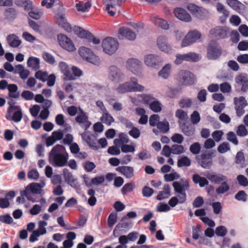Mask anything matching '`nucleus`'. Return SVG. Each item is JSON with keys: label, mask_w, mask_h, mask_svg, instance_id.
Instances as JSON below:
<instances>
[{"label": "nucleus", "mask_w": 248, "mask_h": 248, "mask_svg": "<svg viewBox=\"0 0 248 248\" xmlns=\"http://www.w3.org/2000/svg\"><path fill=\"white\" fill-rule=\"evenodd\" d=\"M175 192L179 193L178 198L180 199V203H184L186 199V190L189 187L188 181L185 179H181L180 181L174 182L172 184Z\"/></svg>", "instance_id": "3"}, {"label": "nucleus", "mask_w": 248, "mask_h": 248, "mask_svg": "<svg viewBox=\"0 0 248 248\" xmlns=\"http://www.w3.org/2000/svg\"><path fill=\"white\" fill-rule=\"evenodd\" d=\"M35 77L38 79L45 82L46 81L48 78V73L47 72H43L41 70H39L36 72Z\"/></svg>", "instance_id": "53"}, {"label": "nucleus", "mask_w": 248, "mask_h": 248, "mask_svg": "<svg viewBox=\"0 0 248 248\" xmlns=\"http://www.w3.org/2000/svg\"><path fill=\"white\" fill-rule=\"evenodd\" d=\"M164 177L166 182H171L178 179L180 175L176 172L173 171L170 173L165 174Z\"/></svg>", "instance_id": "50"}, {"label": "nucleus", "mask_w": 248, "mask_h": 248, "mask_svg": "<svg viewBox=\"0 0 248 248\" xmlns=\"http://www.w3.org/2000/svg\"><path fill=\"white\" fill-rule=\"evenodd\" d=\"M191 165L190 159L186 156H183L178 160L177 166L178 167H189Z\"/></svg>", "instance_id": "47"}, {"label": "nucleus", "mask_w": 248, "mask_h": 248, "mask_svg": "<svg viewBox=\"0 0 248 248\" xmlns=\"http://www.w3.org/2000/svg\"><path fill=\"white\" fill-rule=\"evenodd\" d=\"M236 134L240 137H245L248 135V132L245 126L243 124H241L238 127Z\"/></svg>", "instance_id": "61"}, {"label": "nucleus", "mask_w": 248, "mask_h": 248, "mask_svg": "<svg viewBox=\"0 0 248 248\" xmlns=\"http://www.w3.org/2000/svg\"><path fill=\"white\" fill-rule=\"evenodd\" d=\"M173 14L175 16L180 20L186 22H189L191 21V17L187 11L180 7L174 8Z\"/></svg>", "instance_id": "18"}, {"label": "nucleus", "mask_w": 248, "mask_h": 248, "mask_svg": "<svg viewBox=\"0 0 248 248\" xmlns=\"http://www.w3.org/2000/svg\"><path fill=\"white\" fill-rule=\"evenodd\" d=\"M140 98L144 103L150 105L155 99L150 94H142L140 95Z\"/></svg>", "instance_id": "62"}, {"label": "nucleus", "mask_w": 248, "mask_h": 248, "mask_svg": "<svg viewBox=\"0 0 248 248\" xmlns=\"http://www.w3.org/2000/svg\"><path fill=\"white\" fill-rule=\"evenodd\" d=\"M171 65L170 63L165 65L158 72V76L163 79H167L171 73Z\"/></svg>", "instance_id": "34"}, {"label": "nucleus", "mask_w": 248, "mask_h": 248, "mask_svg": "<svg viewBox=\"0 0 248 248\" xmlns=\"http://www.w3.org/2000/svg\"><path fill=\"white\" fill-rule=\"evenodd\" d=\"M202 34L197 30H193L188 32L182 41L181 46L186 47L195 43L200 40Z\"/></svg>", "instance_id": "7"}, {"label": "nucleus", "mask_w": 248, "mask_h": 248, "mask_svg": "<svg viewBox=\"0 0 248 248\" xmlns=\"http://www.w3.org/2000/svg\"><path fill=\"white\" fill-rule=\"evenodd\" d=\"M157 127L158 129L160 130L162 132L166 133L169 130V122L166 120L159 122L157 124Z\"/></svg>", "instance_id": "49"}, {"label": "nucleus", "mask_w": 248, "mask_h": 248, "mask_svg": "<svg viewBox=\"0 0 248 248\" xmlns=\"http://www.w3.org/2000/svg\"><path fill=\"white\" fill-rule=\"evenodd\" d=\"M117 215L116 213H111L108 218V225L109 227H112L116 223Z\"/></svg>", "instance_id": "55"}, {"label": "nucleus", "mask_w": 248, "mask_h": 248, "mask_svg": "<svg viewBox=\"0 0 248 248\" xmlns=\"http://www.w3.org/2000/svg\"><path fill=\"white\" fill-rule=\"evenodd\" d=\"M233 104L236 115L238 117L243 115L245 113L244 108L248 105L245 97L242 96L234 97Z\"/></svg>", "instance_id": "9"}, {"label": "nucleus", "mask_w": 248, "mask_h": 248, "mask_svg": "<svg viewBox=\"0 0 248 248\" xmlns=\"http://www.w3.org/2000/svg\"><path fill=\"white\" fill-rule=\"evenodd\" d=\"M126 67L128 70L136 75H139L141 73V63L137 59H128L126 62Z\"/></svg>", "instance_id": "12"}, {"label": "nucleus", "mask_w": 248, "mask_h": 248, "mask_svg": "<svg viewBox=\"0 0 248 248\" xmlns=\"http://www.w3.org/2000/svg\"><path fill=\"white\" fill-rule=\"evenodd\" d=\"M152 21L156 26L163 30H168L169 29V25L167 21L161 18L154 16L152 18Z\"/></svg>", "instance_id": "33"}, {"label": "nucleus", "mask_w": 248, "mask_h": 248, "mask_svg": "<svg viewBox=\"0 0 248 248\" xmlns=\"http://www.w3.org/2000/svg\"><path fill=\"white\" fill-rule=\"evenodd\" d=\"M28 14L30 17L35 20H38L42 16L43 11L41 8L33 7L29 12Z\"/></svg>", "instance_id": "40"}, {"label": "nucleus", "mask_w": 248, "mask_h": 248, "mask_svg": "<svg viewBox=\"0 0 248 248\" xmlns=\"http://www.w3.org/2000/svg\"><path fill=\"white\" fill-rule=\"evenodd\" d=\"M68 159V154L65 148L60 144L54 146L49 154V162L54 167H61L65 166Z\"/></svg>", "instance_id": "1"}, {"label": "nucleus", "mask_w": 248, "mask_h": 248, "mask_svg": "<svg viewBox=\"0 0 248 248\" xmlns=\"http://www.w3.org/2000/svg\"><path fill=\"white\" fill-rule=\"evenodd\" d=\"M42 56L44 60L50 64H53L55 62L54 57L48 52H44Z\"/></svg>", "instance_id": "63"}, {"label": "nucleus", "mask_w": 248, "mask_h": 248, "mask_svg": "<svg viewBox=\"0 0 248 248\" xmlns=\"http://www.w3.org/2000/svg\"><path fill=\"white\" fill-rule=\"evenodd\" d=\"M192 180L195 184H199L201 187H203L209 184L207 178L201 177L198 174H194L193 175Z\"/></svg>", "instance_id": "38"}, {"label": "nucleus", "mask_w": 248, "mask_h": 248, "mask_svg": "<svg viewBox=\"0 0 248 248\" xmlns=\"http://www.w3.org/2000/svg\"><path fill=\"white\" fill-rule=\"evenodd\" d=\"M220 91L223 93H229L232 90V86L230 83L225 82L220 84Z\"/></svg>", "instance_id": "59"}, {"label": "nucleus", "mask_w": 248, "mask_h": 248, "mask_svg": "<svg viewBox=\"0 0 248 248\" xmlns=\"http://www.w3.org/2000/svg\"><path fill=\"white\" fill-rule=\"evenodd\" d=\"M103 51L108 55H112L117 50L119 43L117 40L112 37H108L104 39L102 42Z\"/></svg>", "instance_id": "5"}, {"label": "nucleus", "mask_w": 248, "mask_h": 248, "mask_svg": "<svg viewBox=\"0 0 248 248\" xmlns=\"http://www.w3.org/2000/svg\"><path fill=\"white\" fill-rule=\"evenodd\" d=\"M9 105L5 116L6 119L9 121H13L16 123L19 122L22 118L21 108L18 106L12 105L10 103H9Z\"/></svg>", "instance_id": "4"}, {"label": "nucleus", "mask_w": 248, "mask_h": 248, "mask_svg": "<svg viewBox=\"0 0 248 248\" xmlns=\"http://www.w3.org/2000/svg\"><path fill=\"white\" fill-rule=\"evenodd\" d=\"M217 10L218 12L223 15L225 20L229 16V11L225 8L224 6L222 4L220 3H217Z\"/></svg>", "instance_id": "52"}, {"label": "nucleus", "mask_w": 248, "mask_h": 248, "mask_svg": "<svg viewBox=\"0 0 248 248\" xmlns=\"http://www.w3.org/2000/svg\"><path fill=\"white\" fill-rule=\"evenodd\" d=\"M16 74L19 75L21 79L25 80L28 78L30 72L29 70L25 68L22 64H17L15 66V74Z\"/></svg>", "instance_id": "31"}, {"label": "nucleus", "mask_w": 248, "mask_h": 248, "mask_svg": "<svg viewBox=\"0 0 248 248\" xmlns=\"http://www.w3.org/2000/svg\"><path fill=\"white\" fill-rule=\"evenodd\" d=\"M158 56L155 54H147L144 56V64L148 67L155 68L159 63Z\"/></svg>", "instance_id": "22"}, {"label": "nucleus", "mask_w": 248, "mask_h": 248, "mask_svg": "<svg viewBox=\"0 0 248 248\" xmlns=\"http://www.w3.org/2000/svg\"><path fill=\"white\" fill-rule=\"evenodd\" d=\"M180 128L182 131L186 136H192L194 133V128L191 124L183 123L180 125Z\"/></svg>", "instance_id": "43"}, {"label": "nucleus", "mask_w": 248, "mask_h": 248, "mask_svg": "<svg viewBox=\"0 0 248 248\" xmlns=\"http://www.w3.org/2000/svg\"><path fill=\"white\" fill-rule=\"evenodd\" d=\"M234 81L242 92H246L248 90V76L246 74H239L235 77Z\"/></svg>", "instance_id": "14"}, {"label": "nucleus", "mask_w": 248, "mask_h": 248, "mask_svg": "<svg viewBox=\"0 0 248 248\" xmlns=\"http://www.w3.org/2000/svg\"><path fill=\"white\" fill-rule=\"evenodd\" d=\"M17 86L16 85L12 84L8 86L9 95L13 98H17L19 96V93L17 92Z\"/></svg>", "instance_id": "44"}, {"label": "nucleus", "mask_w": 248, "mask_h": 248, "mask_svg": "<svg viewBox=\"0 0 248 248\" xmlns=\"http://www.w3.org/2000/svg\"><path fill=\"white\" fill-rule=\"evenodd\" d=\"M203 175L211 183L215 184H219L223 181L227 180V177L225 175L213 171H206Z\"/></svg>", "instance_id": "13"}, {"label": "nucleus", "mask_w": 248, "mask_h": 248, "mask_svg": "<svg viewBox=\"0 0 248 248\" xmlns=\"http://www.w3.org/2000/svg\"><path fill=\"white\" fill-rule=\"evenodd\" d=\"M230 150V144L227 142H224L220 144L217 148V151L221 154H224Z\"/></svg>", "instance_id": "58"}, {"label": "nucleus", "mask_w": 248, "mask_h": 248, "mask_svg": "<svg viewBox=\"0 0 248 248\" xmlns=\"http://www.w3.org/2000/svg\"><path fill=\"white\" fill-rule=\"evenodd\" d=\"M27 65L34 70L38 69L40 67L39 59L36 57H30L27 61Z\"/></svg>", "instance_id": "41"}, {"label": "nucleus", "mask_w": 248, "mask_h": 248, "mask_svg": "<svg viewBox=\"0 0 248 248\" xmlns=\"http://www.w3.org/2000/svg\"><path fill=\"white\" fill-rule=\"evenodd\" d=\"M116 170L128 179H130L134 176V168L131 166H124L118 167L116 169Z\"/></svg>", "instance_id": "27"}, {"label": "nucleus", "mask_w": 248, "mask_h": 248, "mask_svg": "<svg viewBox=\"0 0 248 248\" xmlns=\"http://www.w3.org/2000/svg\"><path fill=\"white\" fill-rule=\"evenodd\" d=\"M157 45L158 48L166 53L172 52V49L168 43L167 38L163 36L159 37L157 40Z\"/></svg>", "instance_id": "24"}, {"label": "nucleus", "mask_w": 248, "mask_h": 248, "mask_svg": "<svg viewBox=\"0 0 248 248\" xmlns=\"http://www.w3.org/2000/svg\"><path fill=\"white\" fill-rule=\"evenodd\" d=\"M59 66L61 72L65 76L67 80L75 79L74 76L71 72L70 68L65 62H61L59 63Z\"/></svg>", "instance_id": "30"}, {"label": "nucleus", "mask_w": 248, "mask_h": 248, "mask_svg": "<svg viewBox=\"0 0 248 248\" xmlns=\"http://www.w3.org/2000/svg\"><path fill=\"white\" fill-rule=\"evenodd\" d=\"M35 101L39 103H42V107L43 108H48L51 106L52 102L50 100L45 99L43 96L41 94H38L34 96Z\"/></svg>", "instance_id": "32"}, {"label": "nucleus", "mask_w": 248, "mask_h": 248, "mask_svg": "<svg viewBox=\"0 0 248 248\" xmlns=\"http://www.w3.org/2000/svg\"><path fill=\"white\" fill-rule=\"evenodd\" d=\"M186 61L197 62L201 59V56L195 52H188L186 53Z\"/></svg>", "instance_id": "48"}, {"label": "nucleus", "mask_w": 248, "mask_h": 248, "mask_svg": "<svg viewBox=\"0 0 248 248\" xmlns=\"http://www.w3.org/2000/svg\"><path fill=\"white\" fill-rule=\"evenodd\" d=\"M172 153L174 155H179L184 153V147L182 145L175 144L172 146Z\"/></svg>", "instance_id": "57"}, {"label": "nucleus", "mask_w": 248, "mask_h": 248, "mask_svg": "<svg viewBox=\"0 0 248 248\" xmlns=\"http://www.w3.org/2000/svg\"><path fill=\"white\" fill-rule=\"evenodd\" d=\"M192 238L194 240L199 239V243H203L204 238L199 226L192 228Z\"/></svg>", "instance_id": "36"}, {"label": "nucleus", "mask_w": 248, "mask_h": 248, "mask_svg": "<svg viewBox=\"0 0 248 248\" xmlns=\"http://www.w3.org/2000/svg\"><path fill=\"white\" fill-rule=\"evenodd\" d=\"M170 195V187L169 184H165L164 186L163 190L160 191L157 196V199L161 201L169 198Z\"/></svg>", "instance_id": "35"}, {"label": "nucleus", "mask_w": 248, "mask_h": 248, "mask_svg": "<svg viewBox=\"0 0 248 248\" xmlns=\"http://www.w3.org/2000/svg\"><path fill=\"white\" fill-rule=\"evenodd\" d=\"M75 33L80 38H90L92 37V34L90 32L86 31L79 27H75L74 29Z\"/></svg>", "instance_id": "42"}, {"label": "nucleus", "mask_w": 248, "mask_h": 248, "mask_svg": "<svg viewBox=\"0 0 248 248\" xmlns=\"http://www.w3.org/2000/svg\"><path fill=\"white\" fill-rule=\"evenodd\" d=\"M63 173L65 181L70 186L74 188H76L78 186L77 179L74 178L73 175L69 172L67 169H63Z\"/></svg>", "instance_id": "28"}, {"label": "nucleus", "mask_w": 248, "mask_h": 248, "mask_svg": "<svg viewBox=\"0 0 248 248\" xmlns=\"http://www.w3.org/2000/svg\"><path fill=\"white\" fill-rule=\"evenodd\" d=\"M176 79L186 85H192L195 82L194 75L190 72L186 70L180 71L176 76Z\"/></svg>", "instance_id": "8"}, {"label": "nucleus", "mask_w": 248, "mask_h": 248, "mask_svg": "<svg viewBox=\"0 0 248 248\" xmlns=\"http://www.w3.org/2000/svg\"><path fill=\"white\" fill-rule=\"evenodd\" d=\"M210 34L217 39H223L227 37L230 29L226 26H217L211 30Z\"/></svg>", "instance_id": "15"}, {"label": "nucleus", "mask_w": 248, "mask_h": 248, "mask_svg": "<svg viewBox=\"0 0 248 248\" xmlns=\"http://www.w3.org/2000/svg\"><path fill=\"white\" fill-rule=\"evenodd\" d=\"M220 185L216 188V192L218 194H223L230 189V186L227 180H224L220 183Z\"/></svg>", "instance_id": "37"}, {"label": "nucleus", "mask_w": 248, "mask_h": 248, "mask_svg": "<svg viewBox=\"0 0 248 248\" xmlns=\"http://www.w3.org/2000/svg\"><path fill=\"white\" fill-rule=\"evenodd\" d=\"M45 185L46 184L43 181L39 183H31L27 186L24 190L20 192V195L22 196H25L28 200L32 202H37L38 201L35 195L40 194Z\"/></svg>", "instance_id": "2"}, {"label": "nucleus", "mask_w": 248, "mask_h": 248, "mask_svg": "<svg viewBox=\"0 0 248 248\" xmlns=\"http://www.w3.org/2000/svg\"><path fill=\"white\" fill-rule=\"evenodd\" d=\"M57 22L58 25L63 28L65 31L70 32L72 31L71 25L67 22L66 16L64 14L59 13L56 16Z\"/></svg>", "instance_id": "19"}, {"label": "nucleus", "mask_w": 248, "mask_h": 248, "mask_svg": "<svg viewBox=\"0 0 248 248\" xmlns=\"http://www.w3.org/2000/svg\"><path fill=\"white\" fill-rule=\"evenodd\" d=\"M135 188V185L132 183L125 184L122 188V193L124 195H125L129 192L132 191Z\"/></svg>", "instance_id": "54"}, {"label": "nucleus", "mask_w": 248, "mask_h": 248, "mask_svg": "<svg viewBox=\"0 0 248 248\" xmlns=\"http://www.w3.org/2000/svg\"><path fill=\"white\" fill-rule=\"evenodd\" d=\"M119 33L122 37L129 40H134L136 38V33L126 27H122L119 30Z\"/></svg>", "instance_id": "29"}, {"label": "nucleus", "mask_w": 248, "mask_h": 248, "mask_svg": "<svg viewBox=\"0 0 248 248\" xmlns=\"http://www.w3.org/2000/svg\"><path fill=\"white\" fill-rule=\"evenodd\" d=\"M100 119L102 123L108 125H110L114 121V118L108 111L103 113V115Z\"/></svg>", "instance_id": "45"}, {"label": "nucleus", "mask_w": 248, "mask_h": 248, "mask_svg": "<svg viewBox=\"0 0 248 248\" xmlns=\"http://www.w3.org/2000/svg\"><path fill=\"white\" fill-rule=\"evenodd\" d=\"M221 54V50L218 44L215 41L211 42L207 47V57L209 59L216 60Z\"/></svg>", "instance_id": "10"}, {"label": "nucleus", "mask_w": 248, "mask_h": 248, "mask_svg": "<svg viewBox=\"0 0 248 248\" xmlns=\"http://www.w3.org/2000/svg\"><path fill=\"white\" fill-rule=\"evenodd\" d=\"M76 121L85 130H87L91 125L87 115L83 111L78 114L76 118Z\"/></svg>", "instance_id": "21"}, {"label": "nucleus", "mask_w": 248, "mask_h": 248, "mask_svg": "<svg viewBox=\"0 0 248 248\" xmlns=\"http://www.w3.org/2000/svg\"><path fill=\"white\" fill-rule=\"evenodd\" d=\"M108 3L106 10L111 16H114L115 12L119 9L120 0H105Z\"/></svg>", "instance_id": "25"}, {"label": "nucleus", "mask_w": 248, "mask_h": 248, "mask_svg": "<svg viewBox=\"0 0 248 248\" xmlns=\"http://www.w3.org/2000/svg\"><path fill=\"white\" fill-rule=\"evenodd\" d=\"M199 163L204 169H210L212 166V155L210 153H204L197 157Z\"/></svg>", "instance_id": "17"}, {"label": "nucleus", "mask_w": 248, "mask_h": 248, "mask_svg": "<svg viewBox=\"0 0 248 248\" xmlns=\"http://www.w3.org/2000/svg\"><path fill=\"white\" fill-rule=\"evenodd\" d=\"M227 4L239 14L243 13L246 10V6L238 0H226Z\"/></svg>", "instance_id": "26"}, {"label": "nucleus", "mask_w": 248, "mask_h": 248, "mask_svg": "<svg viewBox=\"0 0 248 248\" xmlns=\"http://www.w3.org/2000/svg\"><path fill=\"white\" fill-rule=\"evenodd\" d=\"M63 137V133L61 130L53 131L51 135L46 139V146L49 147L52 146L57 141L62 139Z\"/></svg>", "instance_id": "20"}, {"label": "nucleus", "mask_w": 248, "mask_h": 248, "mask_svg": "<svg viewBox=\"0 0 248 248\" xmlns=\"http://www.w3.org/2000/svg\"><path fill=\"white\" fill-rule=\"evenodd\" d=\"M7 40L8 44L12 47H16L21 44V41L19 38L15 34L8 36Z\"/></svg>", "instance_id": "39"}, {"label": "nucleus", "mask_w": 248, "mask_h": 248, "mask_svg": "<svg viewBox=\"0 0 248 248\" xmlns=\"http://www.w3.org/2000/svg\"><path fill=\"white\" fill-rule=\"evenodd\" d=\"M108 78L112 81L118 82L124 79V75L119 68L112 66L109 68Z\"/></svg>", "instance_id": "16"}, {"label": "nucleus", "mask_w": 248, "mask_h": 248, "mask_svg": "<svg viewBox=\"0 0 248 248\" xmlns=\"http://www.w3.org/2000/svg\"><path fill=\"white\" fill-rule=\"evenodd\" d=\"M79 55L87 62L95 65L100 63L99 58L96 56L89 48L85 46H81L78 49Z\"/></svg>", "instance_id": "6"}, {"label": "nucleus", "mask_w": 248, "mask_h": 248, "mask_svg": "<svg viewBox=\"0 0 248 248\" xmlns=\"http://www.w3.org/2000/svg\"><path fill=\"white\" fill-rule=\"evenodd\" d=\"M91 6V4L89 2H85L84 5L80 3L76 4V7L78 11L84 12H85L86 9L90 8Z\"/></svg>", "instance_id": "60"}, {"label": "nucleus", "mask_w": 248, "mask_h": 248, "mask_svg": "<svg viewBox=\"0 0 248 248\" xmlns=\"http://www.w3.org/2000/svg\"><path fill=\"white\" fill-rule=\"evenodd\" d=\"M57 38L59 45L63 48L71 52L76 50V47L72 41L66 35L60 34L58 35Z\"/></svg>", "instance_id": "11"}, {"label": "nucleus", "mask_w": 248, "mask_h": 248, "mask_svg": "<svg viewBox=\"0 0 248 248\" xmlns=\"http://www.w3.org/2000/svg\"><path fill=\"white\" fill-rule=\"evenodd\" d=\"M224 135V133L221 130H216L212 134V137L216 142L220 141Z\"/></svg>", "instance_id": "64"}, {"label": "nucleus", "mask_w": 248, "mask_h": 248, "mask_svg": "<svg viewBox=\"0 0 248 248\" xmlns=\"http://www.w3.org/2000/svg\"><path fill=\"white\" fill-rule=\"evenodd\" d=\"M150 108L155 112H159L162 110V105L156 99H155L149 105Z\"/></svg>", "instance_id": "46"}, {"label": "nucleus", "mask_w": 248, "mask_h": 248, "mask_svg": "<svg viewBox=\"0 0 248 248\" xmlns=\"http://www.w3.org/2000/svg\"><path fill=\"white\" fill-rule=\"evenodd\" d=\"M180 93V91L179 89L176 88H170L167 91L166 94L169 98H174L178 97Z\"/></svg>", "instance_id": "51"}, {"label": "nucleus", "mask_w": 248, "mask_h": 248, "mask_svg": "<svg viewBox=\"0 0 248 248\" xmlns=\"http://www.w3.org/2000/svg\"><path fill=\"white\" fill-rule=\"evenodd\" d=\"M192 100L188 98L181 99L179 102V106L182 108H189L191 106Z\"/></svg>", "instance_id": "56"}, {"label": "nucleus", "mask_w": 248, "mask_h": 248, "mask_svg": "<svg viewBox=\"0 0 248 248\" xmlns=\"http://www.w3.org/2000/svg\"><path fill=\"white\" fill-rule=\"evenodd\" d=\"M126 83L129 92H142L145 89L143 86L138 83V79L136 78H131L130 81H127Z\"/></svg>", "instance_id": "23"}]
</instances>
